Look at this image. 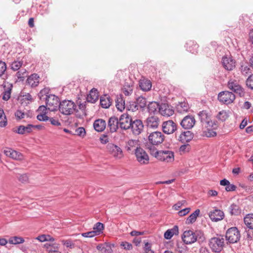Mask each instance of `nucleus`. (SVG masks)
<instances>
[{"instance_id": "5701e85b", "label": "nucleus", "mask_w": 253, "mask_h": 253, "mask_svg": "<svg viewBox=\"0 0 253 253\" xmlns=\"http://www.w3.org/2000/svg\"><path fill=\"white\" fill-rule=\"evenodd\" d=\"M40 83V77L37 74H32L28 77L26 80V83L32 87H35L38 85Z\"/></svg>"}, {"instance_id": "58836bf2", "label": "nucleus", "mask_w": 253, "mask_h": 253, "mask_svg": "<svg viewBox=\"0 0 253 253\" xmlns=\"http://www.w3.org/2000/svg\"><path fill=\"white\" fill-rule=\"evenodd\" d=\"M138 107L140 109H143L146 106L147 101L145 98L140 96L135 101Z\"/></svg>"}, {"instance_id": "e433bc0d", "label": "nucleus", "mask_w": 253, "mask_h": 253, "mask_svg": "<svg viewBox=\"0 0 253 253\" xmlns=\"http://www.w3.org/2000/svg\"><path fill=\"white\" fill-rule=\"evenodd\" d=\"M160 107V104L155 101L151 102L148 105V110L150 113H155L158 109L159 110Z\"/></svg>"}, {"instance_id": "e2e57ef3", "label": "nucleus", "mask_w": 253, "mask_h": 253, "mask_svg": "<svg viewBox=\"0 0 253 253\" xmlns=\"http://www.w3.org/2000/svg\"><path fill=\"white\" fill-rule=\"evenodd\" d=\"M37 119L40 121H46L48 120L49 117L46 115V114H41L37 116Z\"/></svg>"}, {"instance_id": "603ef678", "label": "nucleus", "mask_w": 253, "mask_h": 253, "mask_svg": "<svg viewBox=\"0 0 253 253\" xmlns=\"http://www.w3.org/2000/svg\"><path fill=\"white\" fill-rule=\"evenodd\" d=\"M246 85L249 88L253 90V74L251 75L246 80Z\"/></svg>"}, {"instance_id": "6e6d98bb", "label": "nucleus", "mask_w": 253, "mask_h": 253, "mask_svg": "<svg viewBox=\"0 0 253 253\" xmlns=\"http://www.w3.org/2000/svg\"><path fill=\"white\" fill-rule=\"evenodd\" d=\"M76 134L81 137H84L86 134L85 129L83 127H80L76 130Z\"/></svg>"}, {"instance_id": "20e7f679", "label": "nucleus", "mask_w": 253, "mask_h": 253, "mask_svg": "<svg viewBox=\"0 0 253 253\" xmlns=\"http://www.w3.org/2000/svg\"><path fill=\"white\" fill-rule=\"evenodd\" d=\"M240 233L236 227L230 228L226 232V239L230 244L237 243L240 240Z\"/></svg>"}, {"instance_id": "7c9ffc66", "label": "nucleus", "mask_w": 253, "mask_h": 253, "mask_svg": "<svg viewBox=\"0 0 253 253\" xmlns=\"http://www.w3.org/2000/svg\"><path fill=\"white\" fill-rule=\"evenodd\" d=\"M139 86L143 91H147L150 90L152 87L151 82L147 79L140 80Z\"/></svg>"}, {"instance_id": "2eb2a0df", "label": "nucleus", "mask_w": 253, "mask_h": 253, "mask_svg": "<svg viewBox=\"0 0 253 253\" xmlns=\"http://www.w3.org/2000/svg\"><path fill=\"white\" fill-rule=\"evenodd\" d=\"M144 126L141 120L135 119L132 121L130 128L133 134L138 135L141 133L143 129Z\"/></svg>"}, {"instance_id": "a19ab883", "label": "nucleus", "mask_w": 253, "mask_h": 253, "mask_svg": "<svg viewBox=\"0 0 253 253\" xmlns=\"http://www.w3.org/2000/svg\"><path fill=\"white\" fill-rule=\"evenodd\" d=\"M93 229L96 235H99L104 229V225L101 222H97L94 225Z\"/></svg>"}, {"instance_id": "dca6fc26", "label": "nucleus", "mask_w": 253, "mask_h": 253, "mask_svg": "<svg viewBox=\"0 0 253 253\" xmlns=\"http://www.w3.org/2000/svg\"><path fill=\"white\" fill-rule=\"evenodd\" d=\"M120 127V121L115 116L110 117L108 121V127L111 133L116 132Z\"/></svg>"}, {"instance_id": "4c0bfd02", "label": "nucleus", "mask_w": 253, "mask_h": 253, "mask_svg": "<svg viewBox=\"0 0 253 253\" xmlns=\"http://www.w3.org/2000/svg\"><path fill=\"white\" fill-rule=\"evenodd\" d=\"M230 213L232 215H237L241 213V210L239 207L235 204H232L229 207Z\"/></svg>"}, {"instance_id": "a878e982", "label": "nucleus", "mask_w": 253, "mask_h": 253, "mask_svg": "<svg viewBox=\"0 0 253 253\" xmlns=\"http://www.w3.org/2000/svg\"><path fill=\"white\" fill-rule=\"evenodd\" d=\"M193 133L190 131H183L179 136L178 140L182 143L188 142L193 139Z\"/></svg>"}, {"instance_id": "bf43d9fd", "label": "nucleus", "mask_w": 253, "mask_h": 253, "mask_svg": "<svg viewBox=\"0 0 253 253\" xmlns=\"http://www.w3.org/2000/svg\"><path fill=\"white\" fill-rule=\"evenodd\" d=\"M144 253H155L153 251L151 250V244L147 242L145 244L144 247Z\"/></svg>"}, {"instance_id": "6e6552de", "label": "nucleus", "mask_w": 253, "mask_h": 253, "mask_svg": "<svg viewBox=\"0 0 253 253\" xmlns=\"http://www.w3.org/2000/svg\"><path fill=\"white\" fill-rule=\"evenodd\" d=\"M235 98L234 93L229 91H221L218 95V99L219 102L226 105L233 103Z\"/></svg>"}, {"instance_id": "2f4dec72", "label": "nucleus", "mask_w": 253, "mask_h": 253, "mask_svg": "<svg viewBox=\"0 0 253 253\" xmlns=\"http://www.w3.org/2000/svg\"><path fill=\"white\" fill-rule=\"evenodd\" d=\"M198 117L201 121L202 126L207 124V122L210 120L211 115L206 111H202L198 114Z\"/></svg>"}, {"instance_id": "052dcab7", "label": "nucleus", "mask_w": 253, "mask_h": 253, "mask_svg": "<svg viewBox=\"0 0 253 253\" xmlns=\"http://www.w3.org/2000/svg\"><path fill=\"white\" fill-rule=\"evenodd\" d=\"M95 232L94 231L82 233V236L84 237L91 238L96 236Z\"/></svg>"}, {"instance_id": "bb28decb", "label": "nucleus", "mask_w": 253, "mask_h": 253, "mask_svg": "<svg viewBox=\"0 0 253 253\" xmlns=\"http://www.w3.org/2000/svg\"><path fill=\"white\" fill-rule=\"evenodd\" d=\"M106 123L105 120L99 119L95 120L93 123V127L95 130L98 132L103 131L106 128Z\"/></svg>"}, {"instance_id": "5fc2aeb1", "label": "nucleus", "mask_w": 253, "mask_h": 253, "mask_svg": "<svg viewBox=\"0 0 253 253\" xmlns=\"http://www.w3.org/2000/svg\"><path fill=\"white\" fill-rule=\"evenodd\" d=\"M62 244L65 246L67 248H69L70 249H73L75 247V244H74L72 240L70 239L67 240H62Z\"/></svg>"}, {"instance_id": "72a5a7b5", "label": "nucleus", "mask_w": 253, "mask_h": 253, "mask_svg": "<svg viewBox=\"0 0 253 253\" xmlns=\"http://www.w3.org/2000/svg\"><path fill=\"white\" fill-rule=\"evenodd\" d=\"M34 125H28L27 126H20L17 130L15 131V132L18 134H23L25 133H30L32 130V128H33Z\"/></svg>"}, {"instance_id": "f3484780", "label": "nucleus", "mask_w": 253, "mask_h": 253, "mask_svg": "<svg viewBox=\"0 0 253 253\" xmlns=\"http://www.w3.org/2000/svg\"><path fill=\"white\" fill-rule=\"evenodd\" d=\"M162 116L169 117L174 114L172 107L167 103H161L159 112Z\"/></svg>"}, {"instance_id": "c03bdc74", "label": "nucleus", "mask_w": 253, "mask_h": 253, "mask_svg": "<svg viewBox=\"0 0 253 253\" xmlns=\"http://www.w3.org/2000/svg\"><path fill=\"white\" fill-rule=\"evenodd\" d=\"M3 117V120L0 121V127H4L7 124V119L6 116L4 114V112L3 110L0 108V119H2Z\"/></svg>"}, {"instance_id": "412c9836", "label": "nucleus", "mask_w": 253, "mask_h": 253, "mask_svg": "<svg viewBox=\"0 0 253 253\" xmlns=\"http://www.w3.org/2000/svg\"><path fill=\"white\" fill-rule=\"evenodd\" d=\"M222 63L224 68L228 70L231 71L235 67V61L231 57L224 56L222 57Z\"/></svg>"}, {"instance_id": "f704fd0d", "label": "nucleus", "mask_w": 253, "mask_h": 253, "mask_svg": "<svg viewBox=\"0 0 253 253\" xmlns=\"http://www.w3.org/2000/svg\"><path fill=\"white\" fill-rule=\"evenodd\" d=\"M244 221L247 228L253 230V213L247 214L244 218Z\"/></svg>"}, {"instance_id": "c9c22d12", "label": "nucleus", "mask_w": 253, "mask_h": 253, "mask_svg": "<svg viewBox=\"0 0 253 253\" xmlns=\"http://www.w3.org/2000/svg\"><path fill=\"white\" fill-rule=\"evenodd\" d=\"M200 211L197 209L193 213L191 214L186 220V223L187 224H192L196 221V219L199 215Z\"/></svg>"}, {"instance_id": "79ce46f5", "label": "nucleus", "mask_w": 253, "mask_h": 253, "mask_svg": "<svg viewBox=\"0 0 253 253\" xmlns=\"http://www.w3.org/2000/svg\"><path fill=\"white\" fill-rule=\"evenodd\" d=\"M207 124H204L202 126L206 129L213 128L216 129L217 128V125L214 121H212L211 119L207 121Z\"/></svg>"}, {"instance_id": "4468645a", "label": "nucleus", "mask_w": 253, "mask_h": 253, "mask_svg": "<svg viewBox=\"0 0 253 253\" xmlns=\"http://www.w3.org/2000/svg\"><path fill=\"white\" fill-rule=\"evenodd\" d=\"M195 122V119L193 116L187 115L181 120L180 125L183 128L189 129L194 126Z\"/></svg>"}, {"instance_id": "4d7b16f0", "label": "nucleus", "mask_w": 253, "mask_h": 253, "mask_svg": "<svg viewBox=\"0 0 253 253\" xmlns=\"http://www.w3.org/2000/svg\"><path fill=\"white\" fill-rule=\"evenodd\" d=\"M190 149V146L188 144H183L179 148V151L181 153H185L189 152Z\"/></svg>"}, {"instance_id": "4be33fe9", "label": "nucleus", "mask_w": 253, "mask_h": 253, "mask_svg": "<svg viewBox=\"0 0 253 253\" xmlns=\"http://www.w3.org/2000/svg\"><path fill=\"white\" fill-rule=\"evenodd\" d=\"M160 123L159 118L156 116H149L146 120V124L148 127L157 128Z\"/></svg>"}, {"instance_id": "6ab92c4d", "label": "nucleus", "mask_w": 253, "mask_h": 253, "mask_svg": "<svg viewBox=\"0 0 253 253\" xmlns=\"http://www.w3.org/2000/svg\"><path fill=\"white\" fill-rule=\"evenodd\" d=\"M209 217L212 221H218L222 220L224 217V212L220 210L215 209L209 213Z\"/></svg>"}, {"instance_id": "de8ad7c7", "label": "nucleus", "mask_w": 253, "mask_h": 253, "mask_svg": "<svg viewBox=\"0 0 253 253\" xmlns=\"http://www.w3.org/2000/svg\"><path fill=\"white\" fill-rule=\"evenodd\" d=\"M44 246L46 248V249L48 250V253H50L53 251H58V245L56 244H54L52 245H50L49 244H46L44 245Z\"/></svg>"}, {"instance_id": "338daca9", "label": "nucleus", "mask_w": 253, "mask_h": 253, "mask_svg": "<svg viewBox=\"0 0 253 253\" xmlns=\"http://www.w3.org/2000/svg\"><path fill=\"white\" fill-rule=\"evenodd\" d=\"M190 211V208H187L184 209L182 210H180V211H178V213L179 216H183L187 214L188 213H189Z\"/></svg>"}, {"instance_id": "9b49d317", "label": "nucleus", "mask_w": 253, "mask_h": 253, "mask_svg": "<svg viewBox=\"0 0 253 253\" xmlns=\"http://www.w3.org/2000/svg\"><path fill=\"white\" fill-rule=\"evenodd\" d=\"M120 127L122 129L127 130L130 128L132 122L131 117L127 114H122L119 118Z\"/></svg>"}, {"instance_id": "864d4df0", "label": "nucleus", "mask_w": 253, "mask_h": 253, "mask_svg": "<svg viewBox=\"0 0 253 253\" xmlns=\"http://www.w3.org/2000/svg\"><path fill=\"white\" fill-rule=\"evenodd\" d=\"M7 69L6 64L4 62L0 60V77H2Z\"/></svg>"}, {"instance_id": "3c124183", "label": "nucleus", "mask_w": 253, "mask_h": 253, "mask_svg": "<svg viewBox=\"0 0 253 253\" xmlns=\"http://www.w3.org/2000/svg\"><path fill=\"white\" fill-rule=\"evenodd\" d=\"M216 117L218 119L224 121L228 118V114L226 111L222 110L218 113Z\"/></svg>"}, {"instance_id": "09e8293b", "label": "nucleus", "mask_w": 253, "mask_h": 253, "mask_svg": "<svg viewBox=\"0 0 253 253\" xmlns=\"http://www.w3.org/2000/svg\"><path fill=\"white\" fill-rule=\"evenodd\" d=\"M215 129L213 128L206 129V130L204 131V133L207 137H213L216 135V133L214 131Z\"/></svg>"}, {"instance_id": "ea45409f", "label": "nucleus", "mask_w": 253, "mask_h": 253, "mask_svg": "<svg viewBox=\"0 0 253 253\" xmlns=\"http://www.w3.org/2000/svg\"><path fill=\"white\" fill-rule=\"evenodd\" d=\"M8 242L11 244H18L24 243V239L22 237L14 236L10 237Z\"/></svg>"}, {"instance_id": "69168bd1", "label": "nucleus", "mask_w": 253, "mask_h": 253, "mask_svg": "<svg viewBox=\"0 0 253 253\" xmlns=\"http://www.w3.org/2000/svg\"><path fill=\"white\" fill-rule=\"evenodd\" d=\"M246 232L247 233V238L248 240H252L253 239V230L246 229Z\"/></svg>"}, {"instance_id": "c85d7f7f", "label": "nucleus", "mask_w": 253, "mask_h": 253, "mask_svg": "<svg viewBox=\"0 0 253 253\" xmlns=\"http://www.w3.org/2000/svg\"><path fill=\"white\" fill-rule=\"evenodd\" d=\"M116 106L117 109L123 111L125 108V100L124 99L123 95H117L115 99Z\"/></svg>"}, {"instance_id": "473e14b6", "label": "nucleus", "mask_w": 253, "mask_h": 253, "mask_svg": "<svg viewBox=\"0 0 253 253\" xmlns=\"http://www.w3.org/2000/svg\"><path fill=\"white\" fill-rule=\"evenodd\" d=\"M187 50L192 53H196L198 52L199 45L193 41H190L186 43Z\"/></svg>"}, {"instance_id": "aec40b11", "label": "nucleus", "mask_w": 253, "mask_h": 253, "mask_svg": "<svg viewBox=\"0 0 253 253\" xmlns=\"http://www.w3.org/2000/svg\"><path fill=\"white\" fill-rule=\"evenodd\" d=\"M2 86L4 88V91L2 93V99L4 101L8 100L11 96V93L13 85L12 84L4 82Z\"/></svg>"}, {"instance_id": "cd10ccee", "label": "nucleus", "mask_w": 253, "mask_h": 253, "mask_svg": "<svg viewBox=\"0 0 253 253\" xmlns=\"http://www.w3.org/2000/svg\"><path fill=\"white\" fill-rule=\"evenodd\" d=\"M100 103L102 108H108L112 104V100L109 95L105 94L100 97Z\"/></svg>"}, {"instance_id": "b1692460", "label": "nucleus", "mask_w": 253, "mask_h": 253, "mask_svg": "<svg viewBox=\"0 0 253 253\" xmlns=\"http://www.w3.org/2000/svg\"><path fill=\"white\" fill-rule=\"evenodd\" d=\"M138 140L130 139L127 141L125 148L128 153H135L136 149L140 147H138Z\"/></svg>"}, {"instance_id": "9d476101", "label": "nucleus", "mask_w": 253, "mask_h": 253, "mask_svg": "<svg viewBox=\"0 0 253 253\" xmlns=\"http://www.w3.org/2000/svg\"><path fill=\"white\" fill-rule=\"evenodd\" d=\"M136 160L141 165H147L149 163V157L146 152L142 148H137L134 153Z\"/></svg>"}, {"instance_id": "a211bd4d", "label": "nucleus", "mask_w": 253, "mask_h": 253, "mask_svg": "<svg viewBox=\"0 0 253 253\" xmlns=\"http://www.w3.org/2000/svg\"><path fill=\"white\" fill-rule=\"evenodd\" d=\"M4 153L6 156L14 160H21L23 159V156L20 152L10 148H7L5 150Z\"/></svg>"}, {"instance_id": "ddd939ff", "label": "nucleus", "mask_w": 253, "mask_h": 253, "mask_svg": "<svg viewBox=\"0 0 253 253\" xmlns=\"http://www.w3.org/2000/svg\"><path fill=\"white\" fill-rule=\"evenodd\" d=\"M107 151L114 157L121 159L123 157L122 149L118 146L113 143H109L107 145Z\"/></svg>"}, {"instance_id": "0eeeda50", "label": "nucleus", "mask_w": 253, "mask_h": 253, "mask_svg": "<svg viewBox=\"0 0 253 253\" xmlns=\"http://www.w3.org/2000/svg\"><path fill=\"white\" fill-rule=\"evenodd\" d=\"M46 105L48 110L50 111H55L59 109V98L53 94L47 95L45 99Z\"/></svg>"}, {"instance_id": "7ed1b4c3", "label": "nucleus", "mask_w": 253, "mask_h": 253, "mask_svg": "<svg viewBox=\"0 0 253 253\" xmlns=\"http://www.w3.org/2000/svg\"><path fill=\"white\" fill-rule=\"evenodd\" d=\"M209 245L213 252L219 253L223 249L224 239L221 236L211 238L209 240Z\"/></svg>"}, {"instance_id": "774afa93", "label": "nucleus", "mask_w": 253, "mask_h": 253, "mask_svg": "<svg viewBox=\"0 0 253 253\" xmlns=\"http://www.w3.org/2000/svg\"><path fill=\"white\" fill-rule=\"evenodd\" d=\"M236 186L232 184L229 183V185H227L225 187V190L227 192L234 191L236 190Z\"/></svg>"}, {"instance_id": "8fccbe9b", "label": "nucleus", "mask_w": 253, "mask_h": 253, "mask_svg": "<svg viewBox=\"0 0 253 253\" xmlns=\"http://www.w3.org/2000/svg\"><path fill=\"white\" fill-rule=\"evenodd\" d=\"M26 74V70L25 69H21L18 71L16 74L17 79L20 81H23L24 79V74Z\"/></svg>"}, {"instance_id": "39448f33", "label": "nucleus", "mask_w": 253, "mask_h": 253, "mask_svg": "<svg viewBox=\"0 0 253 253\" xmlns=\"http://www.w3.org/2000/svg\"><path fill=\"white\" fill-rule=\"evenodd\" d=\"M154 156L158 160L166 162H172L174 159V153L171 151H156Z\"/></svg>"}, {"instance_id": "423d86ee", "label": "nucleus", "mask_w": 253, "mask_h": 253, "mask_svg": "<svg viewBox=\"0 0 253 253\" xmlns=\"http://www.w3.org/2000/svg\"><path fill=\"white\" fill-rule=\"evenodd\" d=\"M228 88L238 94L240 97H243L245 95L244 89L239 84V82L235 79H230L227 83Z\"/></svg>"}, {"instance_id": "f8f14e48", "label": "nucleus", "mask_w": 253, "mask_h": 253, "mask_svg": "<svg viewBox=\"0 0 253 253\" xmlns=\"http://www.w3.org/2000/svg\"><path fill=\"white\" fill-rule=\"evenodd\" d=\"M163 131L167 134H172L177 129L176 124L172 120L165 121L162 125Z\"/></svg>"}, {"instance_id": "680f3d73", "label": "nucleus", "mask_w": 253, "mask_h": 253, "mask_svg": "<svg viewBox=\"0 0 253 253\" xmlns=\"http://www.w3.org/2000/svg\"><path fill=\"white\" fill-rule=\"evenodd\" d=\"M127 108L128 110H131L133 112L139 109V108L135 101L130 103L129 105L127 106Z\"/></svg>"}, {"instance_id": "f03ea898", "label": "nucleus", "mask_w": 253, "mask_h": 253, "mask_svg": "<svg viewBox=\"0 0 253 253\" xmlns=\"http://www.w3.org/2000/svg\"><path fill=\"white\" fill-rule=\"evenodd\" d=\"M76 105L74 102L69 100H64L59 103V111L61 113L69 115L75 111Z\"/></svg>"}, {"instance_id": "49530a36", "label": "nucleus", "mask_w": 253, "mask_h": 253, "mask_svg": "<svg viewBox=\"0 0 253 253\" xmlns=\"http://www.w3.org/2000/svg\"><path fill=\"white\" fill-rule=\"evenodd\" d=\"M22 64V61H14L11 64V69L14 71H17L20 68Z\"/></svg>"}, {"instance_id": "393cba45", "label": "nucleus", "mask_w": 253, "mask_h": 253, "mask_svg": "<svg viewBox=\"0 0 253 253\" xmlns=\"http://www.w3.org/2000/svg\"><path fill=\"white\" fill-rule=\"evenodd\" d=\"M176 111L180 114L187 113L190 110V106L188 103L184 101L183 102H178L176 106Z\"/></svg>"}, {"instance_id": "0e129e2a", "label": "nucleus", "mask_w": 253, "mask_h": 253, "mask_svg": "<svg viewBox=\"0 0 253 253\" xmlns=\"http://www.w3.org/2000/svg\"><path fill=\"white\" fill-rule=\"evenodd\" d=\"M48 120H49L50 123L54 126H59L61 125V123L57 119H55L54 118H49Z\"/></svg>"}, {"instance_id": "a18cd8bd", "label": "nucleus", "mask_w": 253, "mask_h": 253, "mask_svg": "<svg viewBox=\"0 0 253 253\" xmlns=\"http://www.w3.org/2000/svg\"><path fill=\"white\" fill-rule=\"evenodd\" d=\"M36 239L40 241V242H45V241H54V239L53 237H51L49 235H42L39 236L38 237L36 238Z\"/></svg>"}, {"instance_id": "f257e3e1", "label": "nucleus", "mask_w": 253, "mask_h": 253, "mask_svg": "<svg viewBox=\"0 0 253 253\" xmlns=\"http://www.w3.org/2000/svg\"><path fill=\"white\" fill-rule=\"evenodd\" d=\"M183 242L186 244H191L196 241L202 242L205 240L203 234L200 231L194 232L192 230L185 231L182 237Z\"/></svg>"}, {"instance_id": "37998d69", "label": "nucleus", "mask_w": 253, "mask_h": 253, "mask_svg": "<svg viewBox=\"0 0 253 253\" xmlns=\"http://www.w3.org/2000/svg\"><path fill=\"white\" fill-rule=\"evenodd\" d=\"M240 70L243 75L247 76L251 73V70L246 64H242L240 67Z\"/></svg>"}, {"instance_id": "1a4fd4ad", "label": "nucleus", "mask_w": 253, "mask_h": 253, "mask_svg": "<svg viewBox=\"0 0 253 253\" xmlns=\"http://www.w3.org/2000/svg\"><path fill=\"white\" fill-rule=\"evenodd\" d=\"M165 136L160 131H156L151 133L148 136V142L153 145H158L162 143Z\"/></svg>"}, {"instance_id": "c756f323", "label": "nucleus", "mask_w": 253, "mask_h": 253, "mask_svg": "<svg viewBox=\"0 0 253 253\" xmlns=\"http://www.w3.org/2000/svg\"><path fill=\"white\" fill-rule=\"evenodd\" d=\"M98 99V92L95 88H92L87 97V100L89 102L94 103Z\"/></svg>"}, {"instance_id": "13d9d810", "label": "nucleus", "mask_w": 253, "mask_h": 253, "mask_svg": "<svg viewBox=\"0 0 253 253\" xmlns=\"http://www.w3.org/2000/svg\"><path fill=\"white\" fill-rule=\"evenodd\" d=\"M120 246L124 249L126 250H130L132 249L131 244L127 242H123L121 243Z\"/></svg>"}]
</instances>
